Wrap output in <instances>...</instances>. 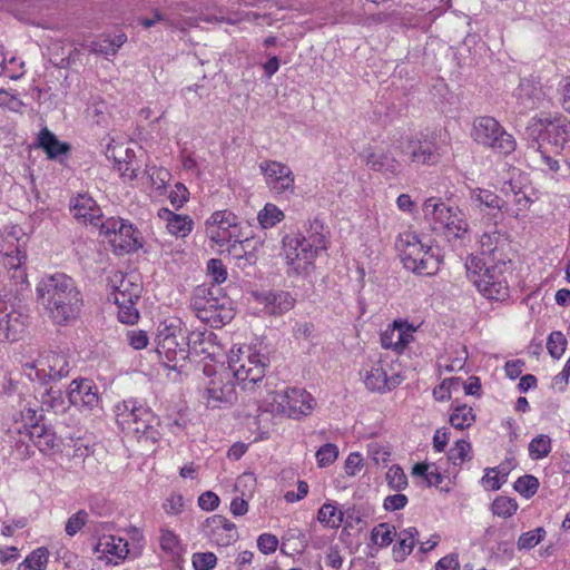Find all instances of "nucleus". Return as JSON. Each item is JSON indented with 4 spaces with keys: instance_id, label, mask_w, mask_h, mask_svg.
<instances>
[{
    "instance_id": "f257e3e1",
    "label": "nucleus",
    "mask_w": 570,
    "mask_h": 570,
    "mask_svg": "<svg viewBox=\"0 0 570 570\" xmlns=\"http://www.w3.org/2000/svg\"><path fill=\"white\" fill-rule=\"evenodd\" d=\"M252 394L255 395L258 412L254 422L256 429H252V434L256 433L252 442L269 439L275 416L299 421L312 415L317 406L313 394L298 386H288L281 392L252 386Z\"/></svg>"
},
{
    "instance_id": "f03ea898",
    "label": "nucleus",
    "mask_w": 570,
    "mask_h": 570,
    "mask_svg": "<svg viewBox=\"0 0 570 570\" xmlns=\"http://www.w3.org/2000/svg\"><path fill=\"white\" fill-rule=\"evenodd\" d=\"M37 302L55 325L68 326L81 314L83 296L65 273L45 275L36 286Z\"/></svg>"
},
{
    "instance_id": "7ed1b4c3",
    "label": "nucleus",
    "mask_w": 570,
    "mask_h": 570,
    "mask_svg": "<svg viewBox=\"0 0 570 570\" xmlns=\"http://www.w3.org/2000/svg\"><path fill=\"white\" fill-rule=\"evenodd\" d=\"M323 226L318 223L311 225L307 236L292 234L284 236L283 256L286 265L295 274H307L314 268V263L321 252L327 250L328 238L322 232Z\"/></svg>"
},
{
    "instance_id": "20e7f679",
    "label": "nucleus",
    "mask_w": 570,
    "mask_h": 570,
    "mask_svg": "<svg viewBox=\"0 0 570 570\" xmlns=\"http://www.w3.org/2000/svg\"><path fill=\"white\" fill-rule=\"evenodd\" d=\"M190 307L195 315L212 327H222L235 316L233 301L216 285H197L190 297Z\"/></svg>"
},
{
    "instance_id": "39448f33",
    "label": "nucleus",
    "mask_w": 570,
    "mask_h": 570,
    "mask_svg": "<svg viewBox=\"0 0 570 570\" xmlns=\"http://www.w3.org/2000/svg\"><path fill=\"white\" fill-rule=\"evenodd\" d=\"M468 277L482 297L488 301L504 302L510 297L509 276L512 275L511 263H489L473 257L468 264Z\"/></svg>"
},
{
    "instance_id": "423d86ee",
    "label": "nucleus",
    "mask_w": 570,
    "mask_h": 570,
    "mask_svg": "<svg viewBox=\"0 0 570 570\" xmlns=\"http://www.w3.org/2000/svg\"><path fill=\"white\" fill-rule=\"evenodd\" d=\"M395 247L405 269L423 276H432L439 272L440 255L417 233L410 229L400 233Z\"/></svg>"
},
{
    "instance_id": "0eeeda50",
    "label": "nucleus",
    "mask_w": 570,
    "mask_h": 570,
    "mask_svg": "<svg viewBox=\"0 0 570 570\" xmlns=\"http://www.w3.org/2000/svg\"><path fill=\"white\" fill-rule=\"evenodd\" d=\"M249 345H234L228 354V371L234 382L222 383V380L212 379L206 392L212 406H217L220 402H233L236 400L235 386L242 391L247 390V380L249 377Z\"/></svg>"
},
{
    "instance_id": "6e6552de",
    "label": "nucleus",
    "mask_w": 570,
    "mask_h": 570,
    "mask_svg": "<svg viewBox=\"0 0 570 570\" xmlns=\"http://www.w3.org/2000/svg\"><path fill=\"white\" fill-rule=\"evenodd\" d=\"M424 219L434 232L446 237L462 238L469 230V224L459 207L450 206L440 197H429L422 204Z\"/></svg>"
},
{
    "instance_id": "1a4fd4ad",
    "label": "nucleus",
    "mask_w": 570,
    "mask_h": 570,
    "mask_svg": "<svg viewBox=\"0 0 570 570\" xmlns=\"http://www.w3.org/2000/svg\"><path fill=\"white\" fill-rule=\"evenodd\" d=\"M471 138L475 144L504 157L517 149L514 136L491 116H479L473 120Z\"/></svg>"
},
{
    "instance_id": "9d476101",
    "label": "nucleus",
    "mask_w": 570,
    "mask_h": 570,
    "mask_svg": "<svg viewBox=\"0 0 570 570\" xmlns=\"http://www.w3.org/2000/svg\"><path fill=\"white\" fill-rule=\"evenodd\" d=\"M156 352L164 364L173 370L188 358L187 331L176 322H161L155 335Z\"/></svg>"
},
{
    "instance_id": "9b49d317",
    "label": "nucleus",
    "mask_w": 570,
    "mask_h": 570,
    "mask_svg": "<svg viewBox=\"0 0 570 570\" xmlns=\"http://www.w3.org/2000/svg\"><path fill=\"white\" fill-rule=\"evenodd\" d=\"M71 355L63 350H48L42 352L33 363L23 365L24 374L31 381L42 385L67 377L72 367Z\"/></svg>"
},
{
    "instance_id": "f8f14e48",
    "label": "nucleus",
    "mask_w": 570,
    "mask_h": 570,
    "mask_svg": "<svg viewBox=\"0 0 570 570\" xmlns=\"http://www.w3.org/2000/svg\"><path fill=\"white\" fill-rule=\"evenodd\" d=\"M527 129L539 144L546 142L558 153L570 144V119L559 112H546L532 117Z\"/></svg>"
},
{
    "instance_id": "ddd939ff",
    "label": "nucleus",
    "mask_w": 570,
    "mask_h": 570,
    "mask_svg": "<svg viewBox=\"0 0 570 570\" xmlns=\"http://www.w3.org/2000/svg\"><path fill=\"white\" fill-rule=\"evenodd\" d=\"M99 234L116 253H131L142 247L141 233L122 218L110 217L99 225Z\"/></svg>"
},
{
    "instance_id": "4468645a",
    "label": "nucleus",
    "mask_w": 570,
    "mask_h": 570,
    "mask_svg": "<svg viewBox=\"0 0 570 570\" xmlns=\"http://www.w3.org/2000/svg\"><path fill=\"white\" fill-rule=\"evenodd\" d=\"M448 144L440 141L433 135L409 138L402 153L409 157L410 163L423 166H435L448 153Z\"/></svg>"
},
{
    "instance_id": "2eb2a0df",
    "label": "nucleus",
    "mask_w": 570,
    "mask_h": 570,
    "mask_svg": "<svg viewBox=\"0 0 570 570\" xmlns=\"http://www.w3.org/2000/svg\"><path fill=\"white\" fill-rule=\"evenodd\" d=\"M360 377L371 392L386 393L401 383L397 374H390V364L381 355H374L363 364Z\"/></svg>"
},
{
    "instance_id": "dca6fc26",
    "label": "nucleus",
    "mask_w": 570,
    "mask_h": 570,
    "mask_svg": "<svg viewBox=\"0 0 570 570\" xmlns=\"http://www.w3.org/2000/svg\"><path fill=\"white\" fill-rule=\"evenodd\" d=\"M207 237L219 246L239 237L240 228L237 216L229 210H217L206 222Z\"/></svg>"
},
{
    "instance_id": "f3484780",
    "label": "nucleus",
    "mask_w": 570,
    "mask_h": 570,
    "mask_svg": "<svg viewBox=\"0 0 570 570\" xmlns=\"http://www.w3.org/2000/svg\"><path fill=\"white\" fill-rule=\"evenodd\" d=\"M259 170L273 194L294 193L295 175L286 164L268 159L259 164Z\"/></svg>"
},
{
    "instance_id": "a211bd4d",
    "label": "nucleus",
    "mask_w": 570,
    "mask_h": 570,
    "mask_svg": "<svg viewBox=\"0 0 570 570\" xmlns=\"http://www.w3.org/2000/svg\"><path fill=\"white\" fill-rule=\"evenodd\" d=\"M69 405L79 411L92 412L101 407V399L96 383L86 377H77L71 381L67 390Z\"/></svg>"
},
{
    "instance_id": "6ab92c4d",
    "label": "nucleus",
    "mask_w": 570,
    "mask_h": 570,
    "mask_svg": "<svg viewBox=\"0 0 570 570\" xmlns=\"http://www.w3.org/2000/svg\"><path fill=\"white\" fill-rule=\"evenodd\" d=\"M416 327L407 320H394L382 333L381 345L385 350H392L402 354L414 341Z\"/></svg>"
},
{
    "instance_id": "aec40b11",
    "label": "nucleus",
    "mask_w": 570,
    "mask_h": 570,
    "mask_svg": "<svg viewBox=\"0 0 570 570\" xmlns=\"http://www.w3.org/2000/svg\"><path fill=\"white\" fill-rule=\"evenodd\" d=\"M481 255L489 259V263H511V242L509 236L497 229L485 232L480 237Z\"/></svg>"
},
{
    "instance_id": "412c9836",
    "label": "nucleus",
    "mask_w": 570,
    "mask_h": 570,
    "mask_svg": "<svg viewBox=\"0 0 570 570\" xmlns=\"http://www.w3.org/2000/svg\"><path fill=\"white\" fill-rule=\"evenodd\" d=\"M200 530L204 537L220 547H227L238 538L236 525L220 514L207 518Z\"/></svg>"
},
{
    "instance_id": "4be33fe9",
    "label": "nucleus",
    "mask_w": 570,
    "mask_h": 570,
    "mask_svg": "<svg viewBox=\"0 0 570 570\" xmlns=\"http://www.w3.org/2000/svg\"><path fill=\"white\" fill-rule=\"evenodd\" d=\"M252 299L258 305H262L261 312L267 315H282L287 313L294 307L296 302L291 293L284 291L252 293Z\"/></svg>"
},
{
    "instance_id": "5701e85b",
    "label": "nucleus",
    "mask_w": 570,
    "mask_h": 570,
    "mask_svg": "<svg viewBox=\"0 0 570 570\" xmlns=\"http://www.w3.org/2000/svg\"><path fill=\"white\" fill-rule=\"evenodd\" d=\"M543 89L537 79L522 78L514 90V97L521 112H527L540 107L543 99Z\"/></svg>"
},
{
    "instance_id": "b1692460",
    "label": "nucleus",
    "mask_w": 570,
    "mask_h": 570,
    "mask_svg": "<svg viewBox=\"0 0 570 570\" xmlns=\"http://www.w3.org/2000/svg\"><path fill=\"white\" fill-rule=\"evenodd\" d=\"M140 421L130 428H122L121 431L132 434L138 441L157 443L161 439L160 420L153 411H142Z\"/></svg>"
},
{
    "instance_id": "393cba45",
    "label": "nucleus",
    "mask_w": 570,
    "mask_h": 570,
    "mask_svg": "<svg viewBox=\"0 0 570 570\" xmlns=\"http://www.w3.org/2000/svg\"><path fill=\"white\" fill-rule=\"evenodd\" d=\"M187 341L188 354L195 353L214 360L220 351V346L217 342V335L207 328L187 333Z\"/></svg>"
},
{
    "instance_id": "a878e982",
    "label": "nucleus",
    "mask_w": 570,
    "mask_h": 570,
    "mask_svg": "<svg viewBox=\"0 0 570 570\" xmlns=\"http://www.w3.org/2000/svg\"><path fill=\"white\" fill-rule=\"evenodd\" d=\"M70 212L73 217L83 223H90L99 228L101 224V209L97 203L87 194H79L70 202Z\"/></svg>"
},
{
    "instance_id": "bb28decb",
    "label": "nucleus",
    "mask_w": 570,
    "mask_h": 570,
    "mask_svg": "<svg viewBox=\"0 0 570 570\" xmlns=\"http://www.w3.org/2000/svg\"><path fill=\"white\" fill-rule=\"evenodd\" d=\"M35 146L42 149L48 159H59L60 161H62L61 157L68 156L71 150V146L68 142L60 141L47 127L42 128L38 134Z\"/></svg>"
},
{
    "instance_id": "cd10ccee",
    "label": "nucleus",
    "mask_w": 570,
    "mask_h": 570,
    "mask_svg": "<svg viewBox=\"0 0 570 570\" xmlns=\"http://www.w3.org/2000/svg\"><path fill=\"white\" fill-rule=\"evenodd\" d=\"M24 320L20 313L0 307V342L17 341L24 331Z\"/></svg>"
},
{
    "instance_id": "c85d7f7f",
    "label": "nucleus",
    "mask_w": 570,
    "mask_h": 570,
    "mask_svg": "<svg viewBox=\"0 0 570 570\" xmlns=\"http://www.w3.org/2000/svg\"><path fill=\"white\" fill-rule=\"evenodd\" d=\"M142 411L151 410L134 399L119 402L114 407L116 422L120 429L130 428V425L140 421V417H142V415H140Z\"/></svg>"
},
{
    "instance_id": "c756f323",
    "label": "nucleus",
    "mask_w": 570,
    "mask_h": 570,
    "mask_svg": "<svg viewBox=\"0 0 570 570\" xmlns=\"http://www.w3.org/2000/svg\"><path fill=\"white\" fill-rule=\"evenodd\" d=\"M0 258L2 266L8 271L10 277L16 283L23 284L27 281V272L24 267L27 254L24 250L16 247L14 250H8L0 254Z\"/></svg>"
},
{
    "instance_id": "7c9ffc66",
    "label": "nucleus",
    "mask_w": 570,
    "mask_h": 570,
    "mask_svg": "<svg viewBox=\"0 0 570 570\" xmlns=\"http://www.w3.org/2000/svg\"><path fill=\"white\" fill-rule=\"evenodd\" d=\"M396 542L392 549L393 559L403 562L413 551L417 543L419 531L415 527H409L396 532Z\"/></svg>"
},
{
    "instance_id": "2f4dec72",
    "label": "nucleus",
    "mask_w": 570,
    "mask_h": 570,
    "mask_svg": "<svg viewBox=\"0 0 570 570\" xmlns=\"http://www.w3.org/2000/svg\"><path fill=\"white\" fill-rule=\"evenodd\" d=\"M158 217L166 220L170 234L185 237L193 230L194 222L188 215L175 214L168 208H160Z\"/></svg>"
},
{
    "instance_id": "473e14b6",
    "label": "nucleus",
    "mask_w": 570,
    "mask_h": 570,
    "mask_svg": "<svg viewBox=\"0 0 570 570\" xmlns=\"http://www.w3.org/2000/svg\"><path fill=\"white\" fill-rule=\"evenodd\" d=\"M132 276H120L119 284L110 294L109 301L120 303H137L140 298L141 287Z\"/></svg>"
},
{
    "instance_id": "72a5a7b5",
    "label": "nucleus",
    "mask_w": 570,
    "mask_h": 570,
    "mask_svg": "<svg viewBox=\"0 0 570 570\" xmlns=\"http://www.w3.org/2000/svg\"><path fill=\"white\" fill-rule=\"evenodd\" d=\"M411 475L419 478L426 487H434L441 490L449 491V488L443 489L441 484L444 481V475L439 471L434 464L425 462L415 463L412 468Z\"/></svg>"
},
{
    "instance_id": "f704fd0d",
    "label": "nucleus",
    "mask_w": 570,
    "mask_h": 570,
    "mask_svg": "<svg viewBox=\"0 0 570 570\" xmlns=\"http://www.w3.org/2000/svg\"><path fill=\"white\" fill-rule=\"evenodd\" d=\"M96 552H101L124 560L129 553L128 542L116 535H104L95 547Z\"/></svg>"
},
{
    "instance_id": "c9c22d12",
    "label": "nucleus",
    "mask_w": 570,
    "mask_h": 570,
    "mask_svg": "<svg viewBox=\"0 0 570 570\" xmlns=\"http://www.w3.org/2000/svg\"><path fill=\"white\" fill-rule=\"evenodd\" d=\"M345 512L337 508L336 502L328 501L317 511V521L326 529L337 530L344 522Z\"/></svg>"
},
{
    "instance_id": "e433bc0d",
    "label": "nucleus",
    "mask_w": 570,
    "mask_h": 570,
    "mask_svg": "<svg viewBox=\"0 0 570 570\" xmlns=\"http://www.w3.org/2000/svg\"><path fill=\"white\" fill-rule=\"evenodd\" d=\"M365 164L372 170L381 173H395L399 168V163L395 158L391 157L385 151H372L365 157Z\"/></svg>"
},
{
    "instance_id": "4c0bfd02",
    "label": "nucleus",
    "mask_w": 570,
    "mask_h": 570,
    "mask_svg": "<svg viewBox=\"0 0 570 570\" xmlns=\"http://www.w3.org/2000/svg\"><path fill=\"white\" fill-rule=\"evenodd\" d=\"M508 475L509 469L504 464L487 468L480 483L487 491H498L507 482Z\"/></svg>"
},
{
    "instance_id": "58836bf2",
    "label": "nucleus",
    "mask_w": 570,
    "mask_h": 570,
    "mask_svg": "<svg viewBox=\"0 0 570 570\" xmlns=\"http://www.w3.org/2000/svg\"><path fill=\"white\" fill-rule=\"evenodd\" d=\"M40 402L42 411H52L56 414L65 413L68 409L62 391L53 386L45 390L41 394Z\"/></svg>"
},
{
    "instance_id": "ea45409f",
    "label": "nucleus",
    "mask_w": 570,
    "mask_h": 570,
    "mask_svg": "<svg viewBox=\"0 0 570 570\" xmlns=\"http://www.w3.org/2000/svg\"><path fill=\"white\" fill-rule=\"evenodd\" d=\"M284 219L285 213L273 203H266L257 213V222L263 229L273 228Z\"/></svg>"
},
{
    "instance_id": "a19ab883",
    "label": "nucleus",
    "mask_w": 570,
    "mask_h": 570,
    "mask_svg": "<svg viewBox=\"0 0 570 570\" xmlns=\"http://www.w3.org/2000/svg\"><path fill=\"white\" fill-rule=\"evenodd\" d=\"M396 537V529L393 524L381 522L371 530V542L379 548H387Z\"/></svg>"
},
{
    "instance_id": "79ce46f5",
    "label": "nucleus",
    "mask_w": 570,
    "mask_h": 570,
    "mask_svg": "<svg viewBox=\"0 0 570 570\" xmlns=\"http://www.w3.org/2000/svg\"><path fill=\"white\" fill-rule=\"evenodd\" d=\"M466 360L468 352L465 346H458L452 353L440 358L439 367L444 372H456L465 366Z\"/></svg>"
},
{
    "instance_id": "37998d69",
    "label": "nucleus",
    "mask_w": 570,
    "mask_h": 570,
    "mask_svg": "<svg viewBox=\"0 0 570 570\" xmlns=\"http://www.w3.org/2000/svg\"><path fill=\"white\" fill-rule=\"evenodd\" d=\"M518 509L519 504L517 500L505 495H498L490 507L492 514L501 519L513 517Z\"/></svg>"
},
{
    "instance_id": "c03bdc74",
    "label": "nucleus",
    "mask_w": 570,
    "mask_h": 570,
    "mask_svg": "<svg viewBox=\"0 0 570 570\" xmlns=\"http://www.w3.org/2000/svg\"><path fill=\"white\" fill-rule=\"evenodd\" d=\"M475 421V414L471 406L465 404L458 405L453 409L449 422L456 430L470 428Z\"/></svg>"
},
{
    "instance_id": "a18cd8bd",
    "label": "nucleus",
    "mask_w": 570,
    "mask_h": 570,
    "mask_svg": "<svg viewBox=\"0 0 570 570\" xmlns=\"http://www.w3.org/2000/svg\"><path fill=\"white\" fill-rule=\"evenodd\" d=\"M472 444L465 439L458 440L448 452V461L454 466H461L471 460Z\"/></svg>"
},
{
    "instance_id": "49530a36",
    "label": "nucleus",
    "mask_w": 570,
    "mask_h": 570,
    "mask_svg": "<svg viewBox=\"0 0 570 570\" xmlns=\"http://www.w3.org/2000/svg\"><path fill=\"white\" fill-rule=\"evenodd\" d=\"M529 456L532 460H542L547 458L552 451V440L547 434H539L534 436L528 446Z\"/></svg>"
},
{
    "instance_id": "de8ad7c7",
    "label": "nucleus",
    "mask_w": 570,
    "mask_h": 570,
    "mask_svg": "<svg viewBox=\"0 0 570 570\" xmlns=\"http://www.w3.org/2000/svg\"><path fill=\"white\" fill-rule=\"evenodd\" d=\"M49 551L46 547L33 550L19 563L18 570H45L48 563Z\"/></svg>"
},
{
    "instance_id": "09e8293b",
    "label": "nucleus",
    "mask_w": 570,
    "mask_h": 570,
    "mask_svg": "<svg viewBox=\"0 0 570 570\" xmlns=\"http://www.w3.org/2000/svg\"><path fill=\"white\" fill-rule=\"evenodd\" d=\"M23 416L29 425V436L33 443L51 429L43 422V416L37 415V411L33 409H28Z\"/></svg>"
},
{
    "instance_id": "8fccbe9b",
    "label": "nucleus",
    "mask_w": 570,
    "mask_h": 570,
    "mask_svg": "<svg viewBox=\"0 0 570 570\" xmlns=\"http://www.w3.org/2000/svg\"><path fill=\"white\" fill-rule=\"evenodd\" d=\"M547 535L544 528L539 527L520 534L517 546L519 550H530L538 546Z\"/></svg>"
},
{
    "instance_id": "3c124183",
    "label": "nucleus",
    "mask_w": 570,
    "mask_h": 570,
    "mask_svg": "<svg viewBox=\"0 0 570 570\" xmlns=\"http://www.w3.org/2000/svg\"><path fill=\"white\" fill-rule=\"evenodd\" d=\"M472 198L488 208L503 209V200L492 190L475 188L472 190Z\"/></svg>"
},
{
    "instance_id": "603ef678",
    "label": "nucleus",
    "mask_w": 570,
    "mask_h": 570,
    "mask_svg": "<svg viewBox=\"0 0 570 570\" xmlns=\"http://www.w3.org/2000/svg\"><path fill=\"white\" fill-rule=\"evenodd\" d=\"M385 480L390 489L399 492L406 489L409 484L407 476L399 464L390 466L385 474Z\"/></svg>"
},
{
    "instance_id": "864d4df0",
    "label": "nucleus",
    "mask_w": 570,
    "mask_h": 570,
    "mask_svg": "<svg viewBox=\"0 0 570 570\" xmlns=\"http://www.w3.org/2000/svg\"><path fill=\"white\" fill-rule=\"evenodd\" d=\"M513 488L520 495L525 499H530L537 493L539 489V480L531 474H525L518 478L513 484Z\"/></svg>"
},
{
    "instance_id": "5fc2aeb1",
    "label": "nucleus",
    "mask_w": 570,
    "mask_h": 570,
    "mask_svg": "<svg viewBox=\"0 0 570 570\" xmlns=\"http://www.w3.org/2000/svg\"><path fill=\"white\" fill-rule=\"evenodd\" d=\"M566 346L567 338L562 332L554 331L550 333L547 341V350L553 358L559 360L563 355Z\"/></svg>"
},
{
    "instance_id": "6e6d98bb",
    "label": "nucleus",
    "mask_w": 570,
    "mask_h": 570,
    "mask_svg": "<svg viewBox=\"0 0 570 570\" xmlns=\"http://www.w3.org/2000/svg\"><path fill=\"white\" fill-rule=\"evenodd\" d=\"M338 456V448L334 443L323 444L315 453L316 462L320 468H326L333 464Z\"/></svg>"
},
{
    "instance_id": "4d7b16f0",
    "label": "nucleus",
    "mask_w": 570,
    "mask_h": 570,
    "mask_svg": "<svg viewBox=\"0 0 570 570\" xmlns=\"http://www.w3.org/2000/svg\"><path fill=\"white\" fill-rule=\"evenodd\" d=\"M207 275L212 278V283L208 285H216L220 287L227 278V269L223 262L218 258H210L207 262Z\"/></svg>"
},
{
    "instance_id": "13d9d810",
    "label": "nucleus",
    "mask_w": 570,
    "mask_h": 570,
    "mask_svg": "<svg viewBox=\"0 0 570 570\" xmlns=\"http://www.w3.org/2000/svg\"><path fill=\"white\" fill-rule=\"evenodd\" d=\"M462 384L459 377L444 379L440 385L433 389V396L436 401L443 402L451 399V390H458Z\"/></svg>"
},
{
    "instance_id": "bf43d9fd",
    "label": "nucleus",
    "mask_w": 570,
    "mask_h": 570,
    "mask_svg": "<svg viewBox=\"0 0 570 570\" xmlns=\"http://www.w3.org/2000/svg\"><path fill=\"white\" fill-rule=\"evenodd\" d=\"M252 383L255 385L258 381H261L265 371L269 365V358L266 354L262 353H252Z\"/></svg>"
},
{
    "instance_id": "052dcab7",
    "label": "nucleus",
    "mask_w": 570,
    "mask_h": 570,
    "mask_svg": "<svg viewBox=\"0 0 570 570\" xmlns=\"http://www.w3.org/2000/svg\"><path fill=\"white\" fill-rule=\"evenodd\" d=\"M367 453L376 465H385L391 458L390 446L380 442L370 443L367 446Z\"/></svg>"
},
{
    "instance_id": "680f3d73",
    "label": "nucleus",
    "mask_w": 570,
    "mask_h": 570,
    "mask_svg": "<svg viewBox=\"0 0 570 570\" xmlns=\"http://www.w3.org/2000/svg\"><path fill=\"white\" fill-rule=\"evenodd\" d=\"M228 255L235 259L238 267L245 268L247 266V252L245 250L244 240L239 237H234L227 248Z\"/></svg>"
},
{
    "instance_id": "e2e57ef3",
    "label": "nucleus",
    "mask_w": 570,
    "mask_h": 570,
    "mask_svg": "<svg viewBox=\"0 0 570 570\" xmlns=\"http://www.w3.org/2000/svg\"><path fill=\"white\" fill-rule=\"evenodd\" d=\"M118 306V320L128 325L135 324L139 318V312L135 307L136 303L114 302Z\"/></svg>"
},
{
    "instance_id": "0e129e2a",
    "label": "nucleus",
    "mask_w": 570,
    "mask_h": 570,
    "mask_svg": "<svg viewBox=\"0 0 570 570\" xmlns=\"http://www.w3.org/2000/svg\"><path fill=\"white\" fill-rule=\"evenodd\" d=\"M88 513L85 510H79L73 513L66 522V533L69 537L77 534L87 523Z\"/></svg>"
},
{
    "instance_id": "69168bd1",
    "label": "nucleus",
    "mask_w": 570,
    "mask_h": 570,
    "mask_svg": "<svg viewBox=\"0 0 570 570\" xmlns=\"http://www.w3.org/2000/svg\"><path fill=\"white\" fill-rule=\"evenodd\" d=\"M532 200L525 194H515L513 199V206L511 208H507V213L514 217L519 218L524 216V214L530 209Z\"/></svg>"
},
{
    "instance_id": "338daca9",
    "label": "nucleus",
    "mask_w": 570,
    "mask_h": 570,
    "mask_svg": "<svg viewBox=\"0 0 570 570\" xmlns=\"http://www.w3.org/2000/svg\"><path fill=\"white\" fill-rule=\"evenodd\" d=\"M557 95L561 108L570 116V76H566L559 81Z\"/></svg>"
},
{
    "instance_id": "774afa93",
    "label": "nucleus",
    "mask_w": 570,
    "mask_h": 570,
    "mask_svg": "<svg viewBox=\"0 0 570 570\" xmlns=\"http://www.w3.org/2000/svg\"><path fill=\"white\" fill-rule=\"evenodd\" d=\"M191 561L195 570H212L217 563V557L213 552H196Z\"/></svg>"
}]
</instances>
